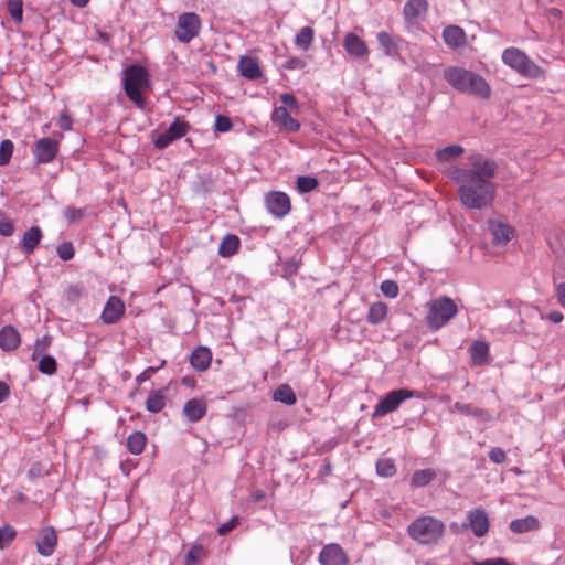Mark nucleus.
Returning <instances> with one entry per match:
<instances>
[{"label": "nucleus", "mask_w": 565, "mask_h": 565, "mask_svg": "<svg viewBox=\"0 0 565 565\" xmlns=\"http://www.w3.org/2000/svg\"><path fill=\"white\" fill-rule=\"evenodd\" d=\"M318 180L310 175H300L297 179V189L301 193H308L313 191L318 186Z\"/></svg>", "instance_id": "42"}, {"label": "nucleus", "mask_w": 565, "mask_h": 565, "mask_svg": "<svg viewBox=\"0 0 565 565\" xmlns=\"http://www.w3.org/2000/svg\"><path fill=\"white\" fill-rule=\"evenodd\" d=\"M468 167L451 166L447 177L458 184L457 194L460 203L470 210H482L490 206L495 198L492 179L497 174L498 164L481 153L468 157Z\"/></svg>", "instance_id": "1"}, {"label": "nucleus", "mask_w": 565, "mask_h": 565, "mask_svg": "<svg viewBox=\"0 0 565 565\" xmlns=\"http://www.w3.org/2000/svg\"><path fill=\"white\" fill-rule=\"evenodd\" d=\"M238 523V518L234 516L230 521L221 524L217 529V533L220 535H226L228 532H231Z\"/></svg>", "instance_id": "55"}, {"label": "nucleus", "mask_w": 565, "mask_h": 565, "mask_svg": "<svg viewBox=\"0 0 565 565\" xmlns=\"http://www.w3.org/2000/svg\"><path fill=\"white\" fill-rule=\"evenodd\" d=\"M57 255L64 262L71 260L75 255L73 244L70 242L60 244L57 246Z\"/></svg>", "instance_id": "47"}, {"label": "nucleus", "mask_w": 565, "mask_h": 565, "mask_svg": "<svg viewBox=\"0 0 565 565\" xmlns=\"http://www.w3.org/2000/svg\"><path fill=\"white\" fill-rule=\"evenodd\" d=\"M70 1L73 6L78 7V8H84L89 2V0H70Z\"/></svg>", "instance_id": "63"}, {"label": "nucleus", "mask_w": 565, "mask_h": 565, "mask_svg": "<svg viewBox=\"0 0 565 565\" xmlns=\"http://www.w3.org/2000/svg\"><path fill=\"white\" fill-rule=\"evenodd\" d=\"M266 494L263 490H255L252 492V499L254 502H260L265 499Z\"/></svg>", "instance_id": "61"}, {"label": "nucleus", "mask_w": 565, "mask_h": 565, "mask_svg": "<svg viewBox=\"0 0 565 565\" xmlns=\"http://www.w3.org/2000/svg\"><path fill=\"white\" fill-rule=\"evenodd\" d=\"M57 125L62 130L68 131L72 129L73 120L66 113H62L58 116Z\"/></svg>", "instance_id": "56"}, {"label": "nucleus", "mask_w": 565, "mask_h": 565, "mask_svg": "<svg viewBox=\"0 0 565 565\" xmlns=\"http://www.w3.org/2000/svg\"><path fill=\"white\" fill-rule=\"evenodd\" d=\"M271 121L278 126L279 129L286 130L288 132H297L300 129L299 121L294 119L288 109L284 106L276 107L274 109Z\"/></svg>", "instance_id": "15"}, {"label": "nucleus", "mask_w": 565, "mask_h": 565, "mask_svg": "<svg viewBox=\"0 0 565 565\" xmlns=\"http://www.w3.org/2000/svg\"><path fill=\"white\" fill-rule=\"evenodd\" d=\"M58 151V140L44 137L35 142L33 154L38 163L46 164L56 158Z\"/></svg>", "instance_id": "11"}, {"label": "nucleus", "mask_w": 565, "mask_h": 565, "mask_svg": "<svg viewBox=\"0 0 565 565\" xmlns=\"http://www.w3.org/2000/svg\"><path fill=\"white\" fill-rule=\"evenodd\" d=\"M51 337L44 335L41 339H38L33 347V352L31 359L35 361L40 354L44 353L51 345Z\"/></svg>", "instance_id": "45"}, {"label": "nucleus", "mask_w": 565, "mask_h": 565, "mask_svg": "<svg viewBox=\"0 0 565 565\" xmlns=\"http://www.w3.org/2000/svg\"><path fill=\"white\" fill-rule=\"evenodd\" d=\"M189 129L190 125L185 120H182L180 117H177L166 131L156 137L153 143L156 148L164 149L174 140L185 136Z\"/></svg>", "instance_id": "9"}, {"label": "nucleus", "mask_w": 565, "mask_h": 565, "mask_svg": "<svg viewBox=\"0 0 565 565\" xmlns=\"http://www.w3.org/2000/svg\"><path fill=\"white\" fill-rule=\"evenodd\" d=\"M436 478V472L434 469H420L416 470L411 479V486L413 488H420L427 486Z\"/></svg>", "instance_id": "34"}, {"label": "nucleus", "mask_w": 565, "mask_h": 565, "mask_svg": "<svg viewBox=\"0 0 565 565\" xmlns=\"http://www.w3.org/2000/svg\"><path fill=\"white\" fill-rule=\"evenodd\" d=\"M489 226L495 245H505L514 234L512 226L501 222H490Z\"/></svg>", "instance_id": "25"}, {"label": "nucleus", "mask_w": 565, "mask_h": 565, "mask_svg": "<svg viewBox=\"0 0 565 565\" xmlns=\"http://www.w3.org/2000/svg\"><path fill=\"white\" fill-rule=\"evenodd\" d=\"M468 522L477 537H483L489 531V518L484 510L478 508L468 512Z\"/></svg>", "instance_id": "14"}, {"label": "nucleus", "mask_w": 565, "mask_h": 565, "mask_svg": "<svg viewBox=\"0 0 565 565\" xmlns=\"http://www.w3.org/2000/svg\"><path fill=\"white\" fill-rule=\"evenodd\" d=\"M415 395L414 391L407 388L391 391L375 405L373 417H382L388 413L395 412L404 401Z\"/></svg>", "instance_id": "8"}, {"label": "nucleus", "mask_w": 565, "mask_h": 565, "mask_svg": "<svg viewBox=\"0 0 565 565\" xmlns=\"http://www.w3.org/2000/svg\"><path fill=\"white\" fill-rule=\"evenodd\" d=\"M82 296V288L77 285H71L66 288L64 297L71 303H76Z\"/></svg>", "instance_id": "48"}, {"label": "nucleus", "mask_w": 565, "mask_h": 565, "mask_svg": "<svg viewBox=\"0 0 565 565\" xmlns=\"http://www.w3.org/2000/svg\"><path fill=\"white\" fill-rule=\"evenodd\" d=\"M273 398L286 405H294L297 402L296 394L288 384L278 386L274 392Z\"/></svg>", "instance_id": "36"}, {"label": "nucleus", "mask_w": 565, "mask_h": 565, "mask_svg": "<svg viewBox=\"0 0 565 565\" xmlns=\"http://www.w3.org/2000/svg\"><path fill=\"white\" fill-rule=\"evenodd\" d=\"M377 41L387 56H395L398 54V45L390 33L385 31L380 32L377 34Z\"/></svg>", "instance_id": "35"}, {"label": "nucleus", "mask_w": 565, "mask_h": 565, "mask_svg": "<svg viewBox=\"0 0 565 565\" xmlns=\"http://www.w3.org/2000/svg\"><path fill=\"white\" fill-rule=\"evenodd\" d=\"M207 412V403L204 398H191L185 402L182 414L190 423L200 422Z\"/></svg>", "instance_id": "18"}, {"label": "nucleus", "mask_w": 565, "mask_h": 565, "mask_svg": "<svg viewBox=\"0 0 565 565\" xmlns=\"http://www.w3.org/2000/svg\"><path fill=\"white\" fill-rule=\"evenodd\" d=\"M397 469L392 458L382 457L376 461V473L383 478L395 476Z\"/></svg>", "instance_id": "38"}, {"label": "nucleus", "mask_w": 565, "mask_h": 565, "mask_svg": "<svg viewBox=\"0 0 565 565\" xmlns=\"http://www.w3.org/2000/svg\"><path fill=\"white\" fill-rule=\"evenodd\" d=\"M443 39L451 49H458L466 45V33L457 25L446 26L443 31Z\"/></svg>", "instance_id": "24"}, {"label": "nucleus", "mask_w": 565, "mask_h": 565, "mask_svg": "<svg viewBox=\"0 0 565 565\" xmlns=\"http://www.w3.org/2000/svg\"><path fill=\"white\" fill-rule=\"evenodd\" d=\"M64 214L70 222H75L84 217L85 211L83 209L67 207Z\"/></svg>", "instance_id": "53"}, {"label": "nucleus", "mask_w": 565, "mask_h": 565, "mask_svg": "<svg viewBox=\"0 0 565 565\" xmlns=\"http://www.w3.org/2000/svg\"><path fill=\"white\" fill-rule=\"evenodd\" d=\"M7 8L12 20L17 23H21L23 20V1L8 0Z\"/></svg>", "instance_id": "41"}, {"label": "nucleus", "mask_w": 565, "mask_h": 565, "mask_svg": "<svg viewBox=\"0 0 565 565\" xmlns=\"http://www.w3.org/2000/svg\"><path fill=\"white\" fill-rule=\"evenodd\" d=\"M206 557V551L201 544H194L185 556V565H195Z\"/></svg>", "instance_id": "39"}, {"label": "nucleus", "mask_w": 565, "mask_h": 565, "mask_svg": "<svg viewBox=\"0 0 565 565\" xmlns=\"http://www.w3.org/2000/svg\"><path fill=\"white\" fill-rule=\"evenodd\" d=\"M167 405L166 390L151 391L146 399V409L150 413L157 414L161 412Z\"/></svg>", "instance_id": "28"}, {"label": "nucleus", "mask_w": 565, "mask_h": 565, "mask_svg": "<svg viewBox=\"0 0 565 565\" xmlns=\"http://www.w3.org/2000/svg\"><path fill=\"white\" fill-rule=\"evenodd\" d=\"M211 362L212 351L207 347H198L190 356V364L198 372L206 371Z\"/></svg>", "instance_id": "21"}, {"label": "nucleus", "mask_w": 565, "mask_h": 565, "mask_svg": "<svg viewBox=\"0 0 565 565\" xmlns=\"http://www.w3.org/2000/svg\"><path fill=\"white\" fill-rule=\"evenodd\" d=\"M237 68L239 74L247 79H257L262 76V70L256 57L244 55L239 58Z\"/></svg>", "instance_id": "19"}, {"label": "nucleus", "mask_w": 565, "mask_h": 565, "mask_svg": "<svg viewBox=\"0 0 565 565\" xmlns=\"http://www.w3.org/2000/svg\"><path fill=\"white\" fill-rule=\"evenodd\" d=\"M125 313L124 302L116 296H110L102 312V320L107 324L116 323Z\"/></svg>", "instance_id": "16"}, {"label": "nucleus", "mask_w": 565, "mask_h": 565, "mask_svg": "<svg viewBox=\"0 0 565 565\" xmlns=\"http://www.w3.org/2000/svg\"><path fill=\"white\" fill-rule=\"evenodd\" d=\"M489 344L484 341H473L469 348L471 363L473 365H484L489 362Z\"/></svg>", "instance_id": "26"}, {"label": "nucleus", "mask_w": 565, "mask_h": 565, "mask_svg": "<svg viewBox=\"0 0 565 565\" xmlns=\"http://www.w3.org/2000/svg\"><path fill=\"white\" fill-rule=\"evenodd\" d=\"M540 527L541 523L534 515H527L525 518L515 519L510 522V530L516 534L537 531Z\"/></svg>", "instance_id": "27"}, {"label": "nucleus", "mask_w": 565, "mask_h": 565, "mask_svg": "<svg viewBox=\"0 0 565 565\" xmlns=\"http://www.w3.org/2000/svg\"><path fill=\"white\" fill-rule=\"evenodd\" d=\"M215 130L220 132L230 131L233 128L231 119L223 115H217L215 118Z\"/></svg>", "instance_id": "49"}, {"label": "nucleus", "mask_w": 565, "mask_h": 565, "mask_svg": "<svg viewBox=\"0 0 565 565\" xmlns=\"http://www.w3.org/2000/svg\"><path fill=\"white\" fill-rule=\"evenodd\" d=\"M122 86L129 100L142 109L146 105L143 94L150 86L146 67L139 64L129 65L124 72Z\"/></svg>", "instance_id": "4"}, {"label": "nucleus", "mask_w": 565, "mask_h": 565, "mask_svg": "<svg viewBox=\"0 0 565 565\" xmlns=\"http://www.w3.org/2000/svg\"><path fill=\"white\" fill-rule=\"evenodd\" d=\"M57 544V534L54 529L46 527L40 532L36 541L38 553L44 557L51 556Z\"/></svg>", "instance_id": "17"}, {"label": "nucleus", "mask_w": 565, "mask_h": 565, "mask_svg": "<svg viewBox=\"0 0 565 565\" xmlns=\"http://www.w3.org/2000/svg\"><path fill=\"white\" fill-rule=\"evenodd\" d=\"M343 47L353 58L367 60L369 47L366 43L355 33H347L343 39Z\"/></svg>", "instance_id": "13"}, {"label": "nucleus", "mask_w": 565, "mask_h": 565, "mask_svg": "<svg viewBox=\"0 0 565 565\" xmlns=\"http://www.w3.org/2000/svg\"><path fill=\"white\" fill-rule=\"evenodd\" d=\"M502 61L518 74L527 78H543L545 71L534 63L523 51L516 47L505 49Z\"/></svg>", "instance_id": "6"}, {"label": "nucleus", "mask_w": 565, "mask_h": 565, "mask_svg": "<svg viewBox=\"0 0 565 565\" xmlns=\"http://www.w3.org/2000/svg\"><path fill=\"white\" fill-rule=\"evenodd\" d=\"M158 367H148L140 375L137 376L138 382L148 381Z\"/></svg>", "instance_id": "59"}, {"label": "nucleus", "mask_w": 565, "mask_h": 565, "mask_svg": "<svg viewBox=\"0 0 565 565\" xmlns=\"http://www.w3.org/2000/svg\"><path fill=\"white\" fill-rule=\"evenodd\" d=\"M14 232V224L8 217H3L0 220V235L2 236H11Z\"/></svg>", "instance_id": "51"}, {"label": "nucleus", "mask_w": 565, "mask_h": 565, "mask_svg": "<svg viewBox=\"0 0 565 565\" xmlns=\"http://www.w3.org/2000/svg\"><path fill=\"white\" fill-rule=\"evenodd\" d=\"M281 103L285 105L284 107H289L291 110L298 111L299 104L296 97L292 94L285 93L280 96Z\"/></svg>", "instance_id": "52"}, {"label": "nucleus", "mask_w": 565, "mask_h": 565, "mask_svg": "<svg viewBox=\"0 0 565 565\" xmlns=\"http://www.w3.org/2000/svg\"><path fill=\"white\" fill-rule=\"evenodd\" d=\"M239 238L234 234H226L220 244L218 254L222 257H231L235 255L239 248Z\"/></svg>", "instance_id": "30"}, {"label": "nucleus", "mask_w": 565, "mask_h": 565, "mask_svg": "<svg viewBox=\"0 0 565 565\" xmlns=\"http://www.w3.org/2000/svg\"><path fill=\"white\" fill-rule=\"evenodd\" d=\"M9 395V387L6 383L0 382V403Z\"/></svg>", "instance_id": "62"}, {"label": "nucleus", "mask_w": 565, "mask_h": 565, "mask_svg": "<svg viewBox=\"0 0 565 565\" xmlns=\"http://www.w3.org/2000/svg\"><path fill=\"white\" fill-rule=\"evenodd\" d=\"M444 78L456 90L488 99L491 88L487 81L479 74L459 66H449L444 71Z\"/></svg>", "instance_id": "2"}, {"label": "nucleus", "mask_w": 565, "mask_h": 565, "mask_svg": "<svg viewBox=\"0 0 565 565\" xmlns=\"http://www.w3.org/2000/svg\"><path fill=\"white\" fill-rule=\"evenodd\" d=\"M17 536V531L11 525H4L0 529V550L8 547Z\"/></svg>", "instance_id": "43"}, {"label": "nucleus", "mask_w": 565, "mask_h": 565, "mask_svg": "<svg viewBox=\"0 0 565 565\" xmlns=\"http://www.w3.org/2000/svg\"><path fill=\"white\" fill-rule=\"evenodd\" d=\"M267 211L277 218H282L290 213V198L281 191H271L265 196Z\"/></svg>", "instance_id": "10"}, {"label": "nucleus", "mask_w": 565, "mask_h": 565, "mask_svg": "<svg viewBox=\"0 0 565 565\" xmlns=\"http://www.w3.org/2000/svg\"><path fill=\"white\" fill-rule=\"evenodd\" d=\"M489 459L494 463H503L507 460L505 451L500 447H493L489 451Z\"/></svg>", "instance_id": "50"}, {"label": "nucleus", "mask_w": 565, "mask_h": 565, "mask_svg": "<svg viewBox=\"0 0 565 565\" xmlns=\"http://www.w3.org/2000/svg\"><path fill=\"white\" fill-rule=\"evenodd\" d=\"M20 343V333L13 326L8 324L0 330V348L3 351H13Z\"/></svg>", "instance_id": "22"}, {"label": "nucleus", "mask_w": 565, "mask_h": 565, "mask_svg": "<svg viewBox=\"0 0 565 565\" xmlns=\"http://www.w3.org/2000/svg\"><path fill=\"white\" fill-rule=\"evenodd\" d=\"M38 370L45 375H53L57 370L56 360L52 355H43L39 360Z\"/></svg>", "instance_id": "40"}, {"label": "nucleus", "mask_w": 565, "mask_h": 565, "mask_svg": "<svg viewBox=\"0 0 565 565\" xmlns=\"http://www.w3.org/2000/svg\"><path fill=\"white\" fill-rule=\"evenodd\" d=\"M13 148V142L9 139H4L0 142V166H6L10 162Z\"/></svg>", "instance_id": "44"}, {"label": "nucleus", "mask_w": 565, "mask_h": 565, "mask_svg": "<svg viewBox=\"0 0 565 565\" xmlns=\"http://www.w3.org/2000/svg\"><path fill=\"white\" fill-rule=\"evenodd\" d=\"M315 30L311 26H303L295 36V45L302 51H308L315 40Z\"/></svg>", "instance_id": "32"}, {"label": "nucleus", "mask_w": 565, "mask_h": 565, "mask_svg": "<svg viewBox=\"0 0 565 565\" xmlns=\"http://www.w3.org/2000/svg\"><path fill=\"white\" fill-rule=\"evenodd\" d=\"M529 310L532 311V312H536V311L539 312V310L536 308H534V307H529Z\"/></svg>", "instance_id": "64"}, {"label": "nucleus", "mask_w": 565, "mask_h": 565, "mask_svg": "<svg viewBox=\"0 0 565 565\" xmlns=\"http://www.w3.org/2000/svg\"><path fill=\"white\" fill-rule=\"evenodd\" d=\"M388 312V307L386 303L382 301L374 302L370 306L369 312H367V321L371 324H379L383 322Z\"/></svg>", "instance_id": "31"}, {"label": "nucleus", "mask_w": 565, "mask_h": 565, "mask_svg": "<svg viewBox=\"0 0 565 565\" xmlns=\"http://www.w3.org/2000/svg\"><path fill=\"white\" fill-rule=\"evenodd\" d=\"M42 237L43 233L40 226L34 225L30 227L26 232H24L20 242L21 250L26 255L32 254L39 246Z\"/></svg>", "instance_id": "20"}, {"label": "nucleus", "mask_w": 565, "mask_h": 565, "mask_svg": "<svg viewBox=\"0 0 565 565\" xmlns=\"http://www.w3.org/2000/svg\"><path fill=\"white\" fill-rule=\"evenodd\" d=\"M465 152V149L458 145L447 146L443 149L437 150L436 158L440 162H449L456 158H459Z\"/></svg>", "instance_id": "37"}, {"label": "nucleus", "mask_w": 565, "mask_h": 565, "mask_svg": "<svg viewBox=\"0 0 565 565\" xmlns=\"http://www.w3.org/2000/svg\"><path fill=\"white\" fill-rule=\"evenodd\" d=\"M407 534L420 545H435L445 534V524L435 516L422 515L411 522Z\"/></svg>", "instance_id": "3"}, {"label": "nucleus", "mask_w": 565, "mask_h": 565, "mask_svg": "<svg viewBox=\"0 0 565 565\" xmlns=\"http://www.w3.org/2000/svg\"><path fill=\"white\" fill-rule=\"evenodd\" d=\"M426 309V323L431 330L441 329L458 313L456 302L447 296H441L427 302Z\"/></svg>", "instance_id": "5"}, {"label": "nucleus", "mask_w": 565, "mask_h": 565, "mask_svg": "<svg viewBox=\"0 0 565 565\" xmlns=\"http://www.w3.org/2000/svg\"><path fill=\"white\" fill-rule=\"evenodd\" d=\"M546 318L554 323H559L563 321L564 315L561 311H552L546 316Z\"/></svg>", "instance_id": "60"}, {"label": "nucleus", "mask_w": 565, "mask_h": 565, "mask_svg": "<svg viewBox=\"0 0 565 565\" xmlns=\"http://www.w3.org/2000/svg\"><path fill=\"white\" fill-rule=\"evenodd\" d=\"M556 296L559 305L565 307V282H561L556 287Z\"/></svg>", "instance_id": "58"}, {"label": "nucleus", "mask_w": 565, "mask_h": 565, "mask_svg": "<svg viewBox=\"0 0 565 565\" xmlns=\"http://www.w3.org/2000/svg\"><path fill=\"white\" fill-rule=\"evenodd\" d=\"M147 436L142 431H134L127 438V449L132 455H140L146 447Z\"/></svg>", "instance_id": "33"}, {"label": "nucleus", "mask_w": 565, "mask_h": 565, "mask_svg": "<svg viewBox=\"0 0 565 565\" xmlns=\"http://www.w3.org/2000/svg\"><path fill=\"white\" fill-rule=\"evenodd\" d=\"M380 289L385 297L391 298V299L396 298L399 292L397 282L394 280H390V279L384 280L381 284Z\"/></svg>", "instance_id": "46"}, {"label": "nucleus", "mask_w": 565, "mask_h": 565, "mask_svg": "<svg viewBox=\"0 0 565 565\" xmlns=\"http://www.w3.org/2000/svg\"><path fill=\"white\" fill-rule=\"evenodd\" d=\"M475 565H510L509 562L504 558H490L480 562H476Z\"/></svg>", "instance_id": "57"}, {"label": "nucleus", "mask_w": 565, "mask_h": 565, "mask_svg": "<svg viewBox=\"0 0 565 565\" xmlns=\"http://www.w3.org/2000/svg\"><path fill=\"white\" fill-rule=\"evenodd\" d=\"M428 11L427 0H407L403 8L404 18L408 22H415Z\"/></svg>", "instance_id": "23"}, {"label": "nucleus", "mask_w": 565, "mask_h": 565, "mask_svg": "<svg viewBox=\"0 0 565 565\" xmlns=\"http://www.w3.org/2000/svg\"><path fill=\"white\" fill-rule=\"evenodd\" d=\"M454 408L462 415L472 416L481 422L491 420V415L486 409L475 406L472 404L456 402L454 404Z\"/></svg>", "instance_id": "29"}, {"label": "nucleus", "mask_w": 565, "mask_h": 565, "mask_svg": "<svg viewBox=\"0 0 565 565\" xmlns=\"http://www.w3.org/2000/svg\"><path fill=\"white\" fill-rule=\"evenodd\" d=\"M282 66L285 70H301L306 66V63L300 57L292 56L287 60Z\"/></svg>", "instance_id": "54"}, {"label": "nucleus", "mask_w": 565, "mask_h": 565, "mask_svg": "<svg viewBox=\"0 0 565 565\" xmlns=\"http://www.w3.org/2000/svg\"><path fill=\"white\" fill-rule=\"evenodd\" d=\"M201 19L195 12H184L178 17L174 35L182 43H189L199 35Z\"/></svg>", "instance_id": "7"}, {"label": "nucleus", "mask_w": 565, "mask_h": 565, "mask_svg": "<svg viewBox=\"0 0 565 565\" xmlns=\"http://www.w3.org/2000/svg\"><path fill=\"white\" fill-rule=\"evenodd\" d=\"M319 563L320 565H347L349 557L339 544L330 543L321 550Z\"/></svg>", "instance_id": "12"}]
</instances>
